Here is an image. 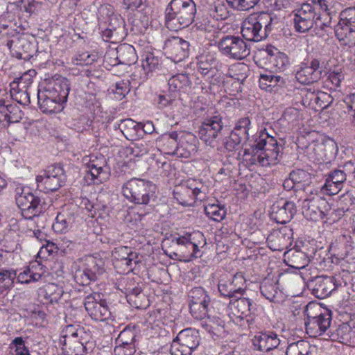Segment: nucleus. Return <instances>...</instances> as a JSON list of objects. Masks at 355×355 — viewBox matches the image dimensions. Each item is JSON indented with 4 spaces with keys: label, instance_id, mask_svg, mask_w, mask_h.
<instances>
[{
    "label": "nucleus",
    "instance_id": "nucleus-18",
    "mask_svg": "<svg viewBox=\"0 0 355 355\" xmlns=\"http://www.w3.org/2000/svg\"><path fill=\"white\" fill-rule=\"evenodd\" d=\"M293 23L297 31L304 33L311 29L321 18V14L315 12L311 3H302L299 9L293 11Z\"/></svg>",
    "mask_w": 355,
    "mask_h": 355
},
{
    "label": "nucleus",
    "instance_id": "nucleus-35",
    "mask_svg": "<svg viewBox=\"0 0 355 355\" xmlns=\"http://www.w3.org/2000/svg\"><path fill=\"white\" fill-rule=\"evenodd\" d=\"M75 337L80 338V340L85 341L87 339H91L92 335L89 329L86 330L79 325L70 324L62 329L60 342L63 343Z\"/></svg>",
    "mask_w": 355,
    "mask_h": 355
},
{
    "label": "nucleus",
    "instance_id": "nucleus-51",
    "mask_svg": "<svg viewBox=\"0 0 355 355\" xmlns=\"http://www.w3.org/2000/svg\"><path fill=\"white\" fill-rule=\"evenodd\" d=\"M125 35L124 28L116 29H105L102 34V38L105 42H109L112 44H117L121 43L124 39Z\"/></svg>",
    "mask_w": 355,
    "mask_h": 355
},
{
    "label": "nucleus",
    "instance_id": "nucleus-25",
    "mask_svg": "<svg viewBox=\"0 0 355 355\" xmlns=\"http://www.w3.org/2000/svg\"><path fill=\"white\" fill-rule=\"evenodd\" d=\"M32 83V78L27 74H24L17 80H13L10 84L12 98L19 104L28 105L31 103L28 89Z\"/></svg>",
    "mask_w": 355,
    "mask_h": 355
},
{
    "label": "nucleus",
    "instance_id": "nucleus-3",
    "mask_svg": "<svg viewBox=\"0 0 355 355\" xmlns=\"http://www.w3.org/2000/svg\"><path fill=\"white\" fill-rule=\"evenodd\" d=\"M121 193L130 202L139 205H151L157 198L156 185L141 178H133L124 182Z\"/></svg>",
    "mask_w": 355,
    "mask_h": 355
},
{
    "label": "nucleus",
    "instance_id": "nucleus-2",
    "mask_svg": "<svg viewBox=\"0 0 355 355\" xmlns=\"http://www.w3.org/2000/svg\"><path fill=\"white\" fill-rule=\"evenodd\" d=\"M196 6L193 0H171L165 10L168 28L178 31L189 26L194 20Z\"/></svg>",
    "mask_w": 355,
    "mask_h": 355
},
{
    "label": "nucleus",
    "instance_id": "nucleus-19",
    "mask_svg": "<svg viewBox=\"0 0 355 355\" xmlns=\"http://www.w3.org/2000/svg\"><path fill=\"white\" fill-rule=\"evenodd\" d=\"M230 304L232 313L235 317L232 320L233 322L241 327H246V325L249 327L250 322L253 321L251 315L255 310L252 301L248 298L238 296L231 300Z\"/></svg>",
    "mask_w": 355,
    "mask_h": 355
},
{
    "label": "nucleus",
    "instance_id": "nucleus-4",
    "mask_svg": "<svg viewBox=\"0 0 355 355\" xmlns=\"http://www.w3.org/2000/svg\"><path fill=\"white\" fill-rule=\"evenodd\" d=\"M275 21H277V19H275L271 13L260 12L250 15L243 21L241 28L242 36L249 42H260L268 37Z\"/></svg>",
    "mask_w": 355,
    "mask_h": 355
},
{
    "label": "nucleus",
    "instance_id": "nucleus-55",
    "mask_svg": "<svg viewBox=\"0 0 355 355\" xmlns=\"http://www.w3.org/2000/svg\"><path fill=\"white\" fill-rule=\"evenodd\" d=\"M116 50L123 62L130 64L135 62L137 59L134 46H119Z\"/></svg>",
    "mask_w": 355,
    "mask_h": 355
},
{
    "label": "nucleus",
    "instance_id": "nucleus-26",
    "mask_svg": "<svg viewBox=\"0 0 355 355\" xmlns=\"http://www.w3.org/2000/svg\"><path fill=\"white\" fill-rule=\"evenodd\" d=\"M307 286L315 297L324 299L336 288V279L333 277L317 276L307 282Z\"/></svg>",
    "mask_w": 355,
    "mask_h": 355
},
{
    "label": "nucleus",
    "instance_id": "nucleus-1",
    "mask_svg": "<svg viewBox=\"0 0 355 355\" xmlns=\"http://www.w3.org/2000/svg\"><path fill=\"white\" fill-rule=\"evenodd\" d=\"M282 149L277 139L269 135L266 129L261 130L259 135L254 140V144L252 146L251 152L250 149H245L244 156L250 155V157L245 160L251 165L259 164L261 166H268L275 165L279 162V156Z\"/></svg>",
    "mask_w": 355,
    "mask_h": 355
},
{
    "label": "nucleus",
    "instance_id": "nucleus-60",
    "mask_svg": "<svg viewBox=\"0 0 355 355\" xmlns=\"http://www.w3.org/2000/svg\"><path fill=\"white\" fill-rule=\"evenodd\" d=\"M311 101H313L319 108H326L329 103L331 96L326 92H318L317 94L311 93Z\"/></svg>",
    "mask_w": 355,
    "mask_h": 355
},
{
    "label": "nucleus",
    "instance_id": "nucleus-45",
    "mask_svg": "<svg viewBox=\"0 0 355 355\" xmlns=\"http://www.w3.org/2000/svg\"><path fill=\"white\" fill-rule=\"evenodd\" d=\"M311 349V345L309 342L299 340L288 345L286 355H312Z\"/></svg>",
    "mask_w": 355,
    "mask_h": 355
},
{
    "label": "nucleus",
    "instance_id": "nucleus-24",
    "mask_svg": "<svg viewBox=\"0 0 355 355\" xmlns=\"http://www.w3.org/2000/svg\"><path fill=\"white\" fill-rule=\"evenodd\" d=\"M46 94L66 103L70 91V83L67 78L55 75L48 80L42 89Z\"/></svg>",
    "mask_w": 355,
    "mask_h": 355
},
{
    "label": "nucleus",
    "instance_id": "nucleus-43",
    "mask_svg": "<svg viewBox=\"0 0 355 355\" xmlns=\"http://www.w3.org/2000/svg\"><path fill=\"white\" fill-rule=\"evenodd\" d=\"M297 80L303 85H309L318 81L320 73L318 71H313L308 66H303L297 71L295 73Z\"/></svg>",
    "mask_w": 355,
    "mask_h": 355
},
{
    "label": "nucleus",
    "instance_id": "nucleus-13",
    "mask_svg": "<svg viewBox=\"0 0 355 355\" xmlns=\"http://www.w3.org/2000/svg\"><path fill=\"white\" fill-rule=\"evenodd\" d=\"M339 17L336 36L343 44H355V7L343 10Z\"/></svg>",
    "mask_w": 355,
    "mask_h": 355
},
{
    "label": "nucleus",
    "instance_id": "nucleus-62",
    "mask_svg": "<svg viewBox=\"0 0 355 355\" xmlns=\"http://www.w3.org/2000/svg\"><path fill=\"white\" fill-rule=\"evenodd\" d=\"M211 15L217 20H222L227 17V8L224 3H217L212 5L210 8Z\"/></svg>",
    "mask_w": 355,
    "mask_h": 355
},
{
    "label": "nucleus",
    "instance_id": "nucleus-22",
    "mask_svg": "<svg viewBox=\"0 0 355 355\" xmlns=\"http://www.w3.org/2000/svg\"><path fill=\"white\" fill-rule=\"evenodd\" d=\"M245 279L241 272H236L232 279L220 280L218 289L221 295L234 299L242 296L245 292Z\"/></svg>",
    "mask_w": 355,
    "mask_h": 355
},
{
    "label": "nucleus",
    "instance_id": "nucleus-5",
    "mask_svg": "<svg viewBox=\"0 0 355 355\" xmlns=\"http://www.w3.org/2000/svg\"><path fill=\"white\" fill-rule=\"evenodd\" d=\"M306 331L311 337L320 336L330 328L332 320L330 310L322 309L319 305L309 303L306 306Z\"/></svg>",
    "mask_w": 355,
    "mask_h": 355
},
{
    "label": "nucleus",
    "instance_id": "nucleus-17",
    "mask_svg": "<svg viewBox=\"0 0 355 355\" xmlns=\"http://www.w3.org/2000/svg\"><path fill=\"white\" fill-rule=\"evenodd\" d=\"M352 166L353 162L350 161L340 166L339 168L329 172L322 190L329 196L337 194L342 189L347 176L351 175L350 170L352 169Z\"/></svg>",
    "mask_w": 355,
    "mask_h": 355
},
{
    "label": "nucleus",
    "instance_id": "nucleus-6",
    "mask_svg": "<svg viewBox=\"0 0 355 355\" xmlns=\"http://www.w3.org/2000/svg\"><path fill=\"white\" fill-rule=\"evenodd\" d=\"M209 189L201 180L189 179L181 185L175 187L174 198L183 206H192L196 200L207 199Z\"/></svg>",
    "mask_w": 355,
    "mask_h": 355
},
{
    "label": "nucleus",
    "instance_id": "nucleus-27",
    "mask_svg": "<svg viewBox=\"0 0 355 355\" xmlns=\"http://www.w3.org/2000/svg\"><path fill=\"white\" fill-rule=\"evenodd\" d=\"M198 138L191 132H183L175 150H168L166 153L175 155L180 157L189 158L198 151Z\"/></svg>",
    "mask_w": 355,
    "mask_h": 355
},
{
    "label": "nucleus",
    "instance_id": "nucleus-61",
    "mask_svg": "<svg viewBox=\"0 0 355 355\" xmlns=\"http://www.w3.org/2000/svg\"><path fill=\"white\" fill-rule=\"evenodd\" d=\"M227 1L238 10H248L254 8L260 0H227Z\"/></svg>",
    "mask_w": 355,
    "mask_h": 355
},
{
    "label": "nucleus",
    "instance_id": "nucleus-7",
    "mask_svg": "<svg viewBox=\"0 0 355 355\" xmlns=\"http://www.w3.org/2000/svg\"><path fill=\"white\" fill-rule=\"evenodd\" d=\"M317 252L316 248L309 242H299L284 253V260L287 266L295 269L304 268Z\"/></svg>",
    "mask_w": 355,
    "mask_h": 355
},
{
    "label": "nucleus",
    "instance_id": "nucleus-53",
    "mask_svg": "<svg viewBox=\"0 0 355 355\" xmlns=\"http://www.w3.org/2000/svg\"><path fill=\"white\" fill-rule=\"evenodd\" d=\"M205 212L209 218L215 221L222 220L226 215L225 208L214 203L205 205Z\"/></svg>",
    "mask_w": 355,
    "mask_h": 355
},
{
    "label": "nucleus",
    "instance_id": "nucleus-40",
    "mask_svg": "<svg viewBox=\"0 0 355 355\" xmlns=\"http://www.w3.org/2000/svg\"><path fill=\"white\" fill-rule=\"evenodd\" d=\"M259 288L261 295L270 302L274 301L280 292L277 281L270 278L264 279L261 282Z\"/></svg>",
    "mask_w": 355,
    "mask_h": 355
},
{
    "label": "nucleus",
    "instance_id": "nucleus-11",
    "mask_svg": "<svg viewBox=\"0 0 355 355\" xmlns=\"http://www.w3.org/2000/svg\"><path fill=\"white\" fill-rule=\"evenodd\" d=\"M66 175L60 164L49 166L36 177L37 188L45 193L55 191L65 182Z\"/></svg>",
    "mask_w": 355,
    "mask_h": 355
},
{
    "label": "nucleus",
    "instance_id": "nucleus-64",
    "mask_svg": "<svg viewBox=\"0 0 355 355\" xmlns=\"http://www.w3.org/2000/svg\"><path fill=\"white\" fill-rule=\"evenodd\" d=\"M188 46L183 48L182 46H173L172 59L175 62H179L189 56Z\"/></svg>",
    "mask_w": 355,
    "mask_h": 355
},
{
    "label": "nucleus",
    "instance_id": "nucleus-32",
    "mask_svg": "<svg viewBox=\"0 0 355 355\" xmlns=\"http://www.w3.org/2000/svg\"><path fill=\"white\" fill-rule=\"evenodd\" d=\"M4 94H7L0 91V112L4 114L5 119L8 123H19L22 118V112L19 107L16 104L10 103L9 101H6L3 97Z\"/></svg>",
    "mask_w": 355,
    "mask_h": 355
},
{
    "label": "nucleus",
    "instance_id": "nucleus-56",
    "mask_svg": "<svg viewBox=\"0 0 355 355\" xmlns=\"http://www.w3.org/2000/svg\"><path fill=\"white\" fill-rule=\"evenodd\" d=\"M97 59V55L87 51L78 52L71 59V62L76 65L92 64Z\"/></svg>",
    "mask_w": 355,
    "mask_h": 355
},
{
    "label": "nucleus",
    "instance_id": "nucleus-12",
    "mask_svg": "<svg viewBox=\"0 0 355 355\" xmlns=\"http://www.w3.org/2000/svg\"><path fill=\"white\" fill-rule=\"evenodd\" d=\"M83 162L87 168L85 179L88 184H99L108 179L109 174L105 168L107 161L103 155H90L83 158Z\"/></svg>",
    "mask_w": 355,
    "mask_h": 355
},
{
    "label": "nucleus",
    "instance_id": "nucleus-42",
    "mask_svg": "<svg viewBox=\"0 0 355 355\" xmlns=\"http://www.w3.org/2000/svg\"><path fill=\"white\" fill-rule=\"evenodd\" d=\"M250 68L248 65L243 62H239L231 65L228 69L226 75L228 77L237 80L239 83H243L248 78Z\"/></svg>",
    "mask_w": 355,
    "mask_h": 355
},
{
    "label": "nucleus",
    "instance_id": "nucleus-47",
    "mask_svg": "<svg viewBox=\"0 0 355 355\" xmlns=\"http://www.w3.org/2000/svg\"><path fill=\"white\" fill-rule=\"evenodd\" d=\"M214 59H209L207 55H200L198 62V70L205 77L211 78L216 75L214 67Z\"/></svg>",
    "mask_w": 355,
    "mask_h": 355
},
{
    "label": "nucleus",
    "instance_id": "nucleus-63",
    "mask_svg": "<svg viewBox=\"0 0 355 355\" xmlns=\"http://www.w3.org/2000/svg\"><path fill=\"white\" fill-rule=\"evenodd\" d=\"M8 132L15 140L20 141L24 139L26 128L23 124L17 123L9 126Z\"/></svg>",
    "mask_w": 355,
    "mask_h": 355
},
{
    "label": "nucleus",
    "instance_id": "nucleus-8",
    "mask_svg": "<svg viewBox=\"0 0 355 355\" xmlns=\"http://www.w3.org/2000/svg\"><path fill=\"white\" fill-rule=\"evenodd\" d=\"M15 193L16 204L21 209V215L29 220L37 217L39 220L40 215L43 211L41 199L23 187L16 188Z\"/></svg>",
    "mask_w": 355,
    "mask_h": 355
},
{
    "label": "nucleus",
    "instance_id": "nucleus-21",
    "mask_svg": "<svg viewBox=\"0 0 355 355\" xmlns=\"http://www.w3.org/2000/svg\"><path fill=\"white\" fill-rule=\"evenodd\" d=\"M190 313L196 319H202L207 316L211 298L202 287L193 288L189 293Z\"/></svg>",
    "mask_w": 355,
    "mask_h": 355
},
{
    "label": "nucleus",
    "instance_id": "nucleus-59",
    "mask_svg": "<svg viewBox=\"0 0 355 355\" xmlns=\"http://www.w3.org/2000/svg\"><path fill=\"white\" fill-rule=\"evenodd\" d=\"M158 65L159 60L157 57L154 56L153 53L150 52L146 54V58L142 62V67L146 74L155 70L158 67Z\"/></svg>",
    "mask_w": 355,
    "mask_h": 355
},
{
    "label": "nucleus",
    "instance_id": "nucleus-49",
    "mask_svg": "<svg viewBox=\"0 0 355 355\" xmlns=\"http://www.w3.org/2000/svg\"><path fill=\"white\" fill-rule=\"evenodd\" d=\"M12 57L19 60H30L34 58L33 51H37L36 46H8Z\"/></svg>",
    "mask_w": 355,
    "mask_h": 355
},
{
    "label": "nucleus",
    "instance_id": "nucleus-46",
    "mask_svg": "<svg viewBox=\"0 0 355 355\" xmlns=\"http://www.w3.org/2000/svg\"><path fill=\"white\" fill-rule=\"evenodd\" d=\"M221 52L230 58L242 60L250 55V50L248 46H222Z\"/></svg>",
    "mask_w": 355,
    "mask_h": 355
},
{
    "label": "nucleus",
    "instance_id": "nucleus-23",
    "mask_svg": "<svg viewBox=\"0 0 355 355\" xmlns=\"http://www.w3.org/2000/svg\"><path fill=\"white\" fill-rule=\"evenodd\" d=\"M250 124L249 117L241 118L236 122L225 144L227 150L232 151L236 146L248 140Z\"/></svg>",
    "mask_w": 355,
    "mask_h": 355
},
{
    "label": "nucleus",
    "instance_id": "nucleus-30",
    "mask_svg": "<svg viewBox=\"0 0 355 355\" xmlns=\"http://www.w3.org/2000/svg\"><path fill=\"white\" fill-rule=\"evenodd\" d=\"M292 230L286 227L275 230L267 237L268 246L272 251H282L292 243Z\"/></svg>",
    "mask_w": 355,
    "mask_h": 355
},
{
    "label": "nucleus",
    "instance_id": "nucleus-39",
    "mask_svg": "<svg viewBox=\"0 0 355 355\" xmlns=\"http://www.w3.org/2000/svg\"><path fill=\"white\" fill-rule=\"evenodd\" d=\"M313 149L318 155V161H326L334 155L337 146L333 141H328L315 144Z\"/></svg>",
    "mask_w": 355,
    "mask_h": 355
},
{
    "label": "nucleus",
    "instance_id": "nucleus-44",
    "mask_svg": "<svg viewBox=\"0 0 355 355\" xmlns=\"http://www.w3.org/2000/svg\"><path fill=\"white\" fill-rule=\"evenodd\" d=\"M141 127V123H137L131 119L122 120L120 124L121 131L128 140H133L137 137Z\"/></svg>",
    "mask_w": 355,
    "mask_h": 355
},
{
    "label": "nucleus",
    "instance_id": "nucleus-16",
    "mask_svg": "<svg viewBox=\"0 0 355 355\" xmlns=\"http://www.w3.org/2000/svg\"><path fill=\"white\" fill-rule=\"evenodd\" d=\"M223 128V117L214 115L205 119L200 128L199 138L207 145L214 147Z\"/></svg>",
    "mask_w": 355,
    "mask_h": 355
},
{
    "label": "nucleus",
    "instance_id": "nucleus-52",
    "mask_svg": "<svg viewBox=\"0 0 355 355\" xmlns=\"http://www.w3.org/2000/svg\"><path fill=\"white\" fill-rule=\"evenodd\" d=\"M17 278V271L13 268H3L0 270V284L5 289H10Z\"/></svg>",
    "mask_w": 355,
    "mask_h": 355
},
{
    "label": "nucleus",
    "instance_id": "nucleus-48",
    "mask_svg": "<svg viewBox=\"0 0 355 355\" xmlns=\"http://www.w3.org/2000/svg\"><path fill=\"white\" fill-rule=\"evenodd\" d=\"M283 82V78L280 76H275L272 72L260 74L259 80V87L267 92H271L273 87Z\"/></svg>",
    "mask_w": 355,
    "mask_h": 355
},
{
    "label": "nucleus",
    "instance_id": "nucleus-36",
    "mask_svg": "<svg viewBox=\"0 0 355 355\" xmlns=\"http://www.w3.org/2000/svg\"><path fill=\"white\" fill-rule=\"evenodd\" d=\"M74 222V214L64 209L57 215L52 228L55 232L64 233L70 229Z\"/></svg>",
    "mask_w": 355,
    "mask_h": 355
},
{
    "label": "nucleus",
    "instance_id": "nucleus-34",
    "mask_svg": "<svg viewBox=\"0 0 355 355\" xmlns=\"http://www.w3.org/2000/svg\"><path fill=\"white\" fill-rule=\"evenodd\" d=\"M201 320V327L212 336L223 337L225 336V322L218 317L207 315Z\"/></svg>",
    "mask_w": 355,
    "mask_h": 355
},
{
    "label": "nucleus",
    "instance_id": "nucleus-10",
    "mask_svg": "<svg viewBox=\"0 0 355 355\" xmlns=\"http://www.w3.org/2000/svg\"><path fill=\"white\" fill-rule=\"evenodd\" d=\"M104 272V261L101 259L89 256L75 271L73 277L78 284L88 285L97 280Z\"/></svg>",
    "mask_w": 355,
    "mask_h": 355
},
{
    "label": "nucleus",
    "instance_id": "nucleus-14",
    "mask_svg": "<svg viewBox=\"0 0 355 355\" xmlns=\"http://www.w3.org/2000/svg\"><path fill=\"white\" fill-rule=\"evenodd\" d=\"M196 236H202L199 234L187 233L173 239V242L177 245L176 252H174V254L178 257L179 259L190 261L194 258L201 257L199 243L195 241Z\"/></svg>",
    "mask_w": 355,
    "mask_h": 355
},
{
    "label": "nucleus",
    "instance_id": "nucleus-58",
    "mask_svg": "<svg viewBox=\"0 0 355 355\" xmlns=\"http://www.w3.org/2000/svg\"><path fill=\"white\" fill-rule=\"evenodd\" d=\"M40 47L41 49L39 48V46H36L37 51L33 52L36 60L47 62L50 58L60 56L56 52L53 54L51 46H47L46 48H44V46H40Z\"/></svg>",
    "mask_w": 355,
    "mask_h": 355
},
{
    "label": "nucleus",
    "instance_id": "nucleus-28",
    "mask_svg": "<svg viewBox=\"0 0 355 355\" xmlns=\"http://www.w3.org/2000/svg\"><path fill=\"white\" fill-rule=\"evenodd\" d=\"M252 342L254 349L266 353L277 348L280 339L273 331H261L254 335Z\"/></svg>",
    "mask_w": 355,
    "mask_h": 355
},
{
    "label": "nucleus",
    "instance_id": "nucleus-54",
    "mask_svg": "<svg viewBox=\"0 0 355 355\" xmlns=\"http://www.w3.org/2000/svg\"><path fill=\"white\" fill-rule=\"evenodd\" d=\"M135 331L130 328H125L120 332L115 340L116 345H135Z\"/></svg>",
    "mask_w": 355,
    "mask_h": 355
},
{
    "label": "nucleus",
    "instance_id": "nucleus-33",
    "mask_svg": "<svg viewBox=\"0 0 355 355\" xmlns=\"http://www.w3.org/2000/svg\"><path fill=\"white\" fill-rule=\"evenodd\" d=\"M63 293L61 287L53 283H49L40 287L37 291L38 297L44 304L57 302Z\"/></svg>",
    "mask_w": 355,
    "mask_h": 355
},
{
    "label": "nucleus",
    "instance_id": "nucleus-15",
    "mask_svg": "<svg viewBox=\"0 0 355 355\" xmlns=\"http://www.w3.org/2000/svg\"><path fill=\"white\" fill-rule=\"evenodd\" d=\"M331 205L320 195L305 199L302 202V213L311 220L318 221L327 218L331 212Z\"/></svg>",
    "mask_w": 355,
    "mask_h": 355
},
{
    "label": "nucleus",
    "instance_id": "nucleus-41",
    "mask_svg": "<svg viewBox=\"0 0 355 355\" xmlns=\"http://www.w3.org/2000/svg\"><path fill=\"white\" fill-rule=\"evenodd\" d=\"M169 90L171 92H184L191 85V81L187 74L178 73L171 76L168 80Z\"/></svg>",
    "mask_w": 355,
    "mask_h": 355
},
{
    "label": "nucleus",
    "instance_id": "nucleus-29",
    "mask_svg": "<svg viewBox=\"0 0 355 355\" xmlns=\"http://www.w3.org/2000/svg\"><path fill=\"white\" fill-rule=\"evenodd\" d=\"M296 213L295 203L281 200L275 202L270 207V218L277 223L285 224L289 222Z\"/></svg>",
    "mask_w": 355,
    "mask_h": 355
},
{
    "label": "nucleus",
    "instance_id": "nucleus-31",
    "mask_svg": "<svg viewBox=\"0 0 355 355\" xmlns=\"http://www.w3.org/2000/svg\"><path fill=\"white\" fill-rule=\"evenodd\" d=\"M37 99L40 108L44 113H57L63 109L64 102L58 101V99L50 96L40 89H38Z\"/></svg>",
    "mask_w": 355,
    "mask_h": 355
},
{
    "label": "nucleus",
    "instance_id": "nucleus-9",
    "mask_svg": "<svg viewBox=\"0 0 355 355\" xmlns=\"http://www.w3.org/2000/svg\"><path fill=\"white\" fill-rule=\"evenodd\" d=\"M200 335L198 331L187 328L180 331L173 339L170 352L171 355H191L200 345Z\"/></svg>",
    "mask_w": 355,
    "mask_h": 355
},
{
    "label": "nucleus",
    "instance_id": "nucleus-50",
    "mask_svg": "<svg viewBox=\"0 0 355 355\" xmlns=\"http://www.w3.org/2000/svg\"><path fill=\"white\" fill-rule=\"evenodd\" d=\"M350 329V326L347 323H343L336 328H330L327 335L332 341H337L345 344L347 334Z\"/></svg>",
    "mask_w": 355,
    "mask_h": 355
},
{
    "label": "nucleus",
    "instance_id": "nucleus-57",
    "mask_svg": "<svg viewBox=\"0 0 355 355\" xmlns=\"http://www.w3.org/2000/svg\"><path fill=\"white\" fill-rule=\"evenodd\" d=\"M130 83L128 80H121L116 82L110 87V90L116 95V97L122 99L130 91Z\"/></svg>",
    "mask_w": 355,
    "mask_h": 355
},
{
    "label": "nucleus",
    "instance_id": "nucleus-38",
    "mask_svg": "<svg viewBox=\"0 0 355 355\" xmlns=\"http://www.w3.org/2000/svg\"><path fill=\"white\" fill-rule=\"evenodd\" d=\"M102 17L106 15L107 18L105 19V23L107 24L106 29H116L124 28V20L121 15L116 14L113 11L111 6L102 7L100 10Z\"/></svg>",
    "mask_w": 355,
    "mask_h": 355
},
{
    "label": "nucleus",
    "instance_id": "nucleus-37",
    "mask_svg": "<svg viewBox=\"0 0 355 355\" xmlns=\"http://www.w3.org/2000/svg\"><path fill=\"white\" fill-rule=\"evenodd\" d=\"M89 340L90 339H87L83 341L80 338L75 337L62 343L63 349L68 355H84Z\"/></svg>",
    "mask_w": 355,
    "mask_h": 355
},
{
    "label": "nucleus",
    "instance_id": "nucleus-20",
    "mask_svg": "<svg viewBox=\"0 0 355 355\" xmlns=\"http://www.w3.org/2000/svg\"><path fill=\"white\" fill-rule=\"evenodd\" d=\"M84 306L89 315L96 321H105L111 316L107 303L99 293H94L85 298Z\"/></svg>",
    "mask_w": 355,
    "mask_h": 355
}]
</instances>
